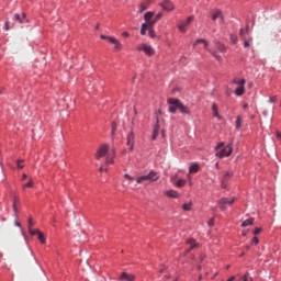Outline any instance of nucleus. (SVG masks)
Wrapping results in <instances>:
<instances>
[{"label": "nucleus", "mask_w": 281, "mask_h": 281, "mask_svg": "<svg viewBox=\"0 0 281 281\" xmlns=\"http://www.w3.org/2000/svg\"><path fill=\"white\" fill-rule=\"evenodd\" d=\"M22 179H23V180L27 179V175L23 173V175H22Z\"/></svg>", "instance_id": "680f3d73"}, {"label": "nucleus", "mask_w": 281, "mask_h": 281, "mask_svg": "<svg viewBox=\"0 0 281 281\" xmlns=\"http://www.w3.org/2000/svg\"><path fill=\"white\" fill-rule=\"evenodd\" d=\"M161 8L162 10H166V12H171V10H175V4H172V2H170L169 0H165L161 3Z\"/></svg>", "instance_id": "4468645a"}, {"label": "nucleus", "mask_w": 281, "mask_h": 281, "mask_svg": "<svg viewBox=\"0 0 281 281\" xmlns=\"http://www.w3.org/2000/svg\"><path fill=\"white\" fill-rule=\"evenodd\" d=\"M192 21H194V16L190 15L186 21H181L178 24V30L186 33L187 32L186 29L188 27V25H190V23H192Z\"/></svg>", "instance_id": "0eeeda50"}, {"label": "nucleus", "mask_w": 281, "mask_h": 281, "mask_svg": "<svg viewBox=\"0 0 281 281\" xmlns=\"http://www.w3.org/2000/svg\"><path fill=\"white\" fill-rule=\"evenodd\" d=\"M115 131H117V124L115 122L112 123V135H115Z\"/></svg>", "instance_id": "ea45409f"}, {"label": "nucleus", "mask_w": 281, "mask_h": 281, "mask_svg": "<svg viewBox=\"0 0 281 281\" xmlns=\"http://www.w3.org/2000/svg\"><path fill=\"white\" fill-rule=\"evenodd\" d=\"M182 207H183L184 212H190V204L184 203Z\"/></svg>", "instance_id": "c03bdc74"}, {"label": "nucleus", "mask_w": 281, "mask_h": 281, "mask_svg": "<svg viewBox=\"0 0 281 281\" xmlns=\"http://www.w3.org/2000/svg\"><path fill=\"white\" fill-rule=\"evenodd\" d=\"M189 172L190 173L199 172V165L196 164L191 165L189 168Z\"/></svg>", "instance_id": "5701e85b"}, {"label": "nucleus", "mask_w": 281, "mask_h": 281, "mask_svg": "<svg viewBox=\"0 0 281 281\" xmlns=\"http://www.w3.org/2000/svg\"><path fill=\"white\" fill-rule=\"evenodd\" d=\"M249 225H254V218L246 220L241 223V227H249Z\"/></svg>", "instance_id": "b1692460"}, {"label": "nucleus", "mask_w": 281, "mask_h": 281, "mask_svg": "<svg viewBox=\"0 0 281 281\" xmlns=\"http://www.w3.org/2000/svg\"><path fill=\"white\" fill-rule=\"evenodd\" d=\"M215 47L216 49H218V52H222V53L227 50V48L222 43H216Z\"/></svg>", "instance_id": "bb28decb"}, {"label": "nucleus", "mask_w": 281, "mask_h": 281, "mask_svg": "<svg viewBox=\"0 0 281 281\" xmlns=\"http://www.w3.org/2000/svg\"><path fill=\"white\" fill-rule=\"evenodd\" d=\"M239 36L241 41L251 38V35L249 34V25H247L246 29H240Z\"/></svg>", "instance_id": "ddd939ff"}, {"label": "nucleus", "mask_w": 281, "mask_h": 281, "mask_svg": "<svg viewBox=\"0 0 281 281\" xmlns=\"http://www.w3.org/2000/svg\"><path fill=\"white\" fill-rule=\"evenodd\" d=\"M232 85H236L237 88L235 89V94L240 97V95H245V85H247V80L243 79V78H238L235 77L232 80Z\"/></svg>", "instance_id": "f257e3e1"}, {"label": "nucleus", "mask_w": 281, "mask_h": 281, "mask_svg": "<svg viewBox=\"0 0 281 281\" xmlns=\"http://www.w3.org/2000/svg\"><path fill=\"white\" fill-rule=\"evenodd\" d=\"M277 138L281 139V132H277Z\"/></svg>", "instance_id": "bf43d9fd"}, {"label": "nucleus", "mask_w": 281, "mask_h": 281, "mask_svg": "<svg viewBox=\"0 0 281 281\" xmlns=\"http://www.w3.org/2000/svg\"><path fill=\"white\" fill-rule=\"evenodd\" d=\"M162 16H164V13L159 12V13L156 14L154 20L157 22V21L161 20Z\"/></svg>", "instance_id": "58836bf2"}, {"label": "nucleus", "mask_w": 281, "mask_h": 281, "mask_svg": "<svg viewBox=\"0 0 281 281\" xmlns=\"http://www.w3.org/2000/svg\"><path fill=\"white\" fill-rule=\"evenodd\" d=\"M34 225V223L32 222V218H29V229H31V227Z\"/></svg>", "instance_id": "5fc2aeb1"}, {"label": "nucleus", "mask_w": 281, "mask_h": 281, "mask_svg": "<svg viewBox=\"0 0 281 281\" xmlns=\"http://www.w3.org/2000/svg\"><path fill=\"white\" fill-rule=\"evenodd\" d=\"M229 38L233 45H236V43H238V36L231 34Z\"/></svg>", "instance_id": "c9c22d12"}, {"label": "nucleus", "mask_w": 281, "mask_h": 281, "mask_svg": "<svg viewBox=\"0 0 281 281\" xmlns=\"http://www.w3.org/2000/svg\"><path fill=\"white\" fill-rule=\"evenodd\" d=\"M95 30H100V24H97Z\"/></svg>", "instance_id": "338daca9"}, {"label": "nucleus", "mask_w": 281, "mask_h": 281, "mask_svg": "<svg viewBox=\"0 0 281 281\" xmlns=\"http://www.w3.org/2000/svg\"><path fill=\"white\" fill-rule=\"evenodd\" d=\"M138 52H144L146 56H155V49L146 44H140L137 47Z\"/></svg>", "instance_id": "39448f33"}, {"label": "nucleus", "mask_w": 281, "mask_h": 281, "mask_svg": "<svg viewBox=\"0 0 281 281\" xmlns=\"http://www.w3.org/2000/svg\"><path fill=\"white\" fill-rule=\"evenodd\" d=\"M249 106V104L245 103L244 104V109H247Z\"/></svg>", "instance_id": "69168bd1"}, {"label": "nucleus", "mask_w": 281, "mask_h": 281, "mask_svg": "<svg viewBox=\"0 0 281 281\" xmlns=\"http://www.w3.org/2000/svg\"><path fill=\"white\" fill-rule=\"evenodd\" d=\"M112 45H114V52H120L122 49V43L117 40L116 43H113Z\"/></svg>", "instance_id": "c85d7f7f"}, {"label": "nucleus", "mask_w": 281, "mask_h": 281, "mask_svg": "<svg viewBox=\"0 0 281 281\" xmlns=\"http://www.w3.org/2000/svg\"><path fill=\"white\" fill-rule=\"evenodd\" d=\"M119 281H135V274L128 272H122L119 277Z\"/></svg>", "instance_id": "9b49d317"}, {"label": "nucleus", "mask_w": 281, "mask_h": 281, "mask_svg": "<svg viewBox=\"0 0 281 281\" xmlns=\"http://www.w3.org/2000/svg\"><path fill=\"white\" fill-rule=\"evenodd\" d=\"M223 146H225V143H220V144L215 147V150H218V149L223 148Z\"/></svg>", "instance_id": "09e8293b"}, {"label": "nucleus", "mask_w": 281, "mask_h": 281, "mask_svg": "<svg viewBox=\"0 0 281 281\" xmlns=\"http://www.w3.org/2000/svg\"><path fill=\"white\" fill-rule=\"evenodd\" d=\"M251 243H252V245H258V243H260V241H259L258 237H254Z\"/></svg>", "instance_id": "3c124183"}, {"label": "nucleus", "mask_w": 281, "mask_h": 281, "mask_svg": "<svg viewBox=\"0 0 281 281\" xmlns=\"http://www.w3.org/2000/svg\"><path fill=\"white\" fill-rule=\"evenodd\" d=\"M145 10H148V7H146V4L142 3L139 7V12H145Z\"/></svg>", "instance_id": "a19ab883"}, {"label": "nucleus", "mask_w": 281, "mask_h": 281, "mask_svg": "<svg viewBox=\"0 0 281 281\" xmlns=\"http://www.w3.org/2000/svg\"><path fill=\"white\" fill-rule=\"evenodd\" d=\"M244 41V47H249L251 44V41H254V37H248L246 40H243Z\"/></svg>", "instance_id": "2f4dec72"}, {"label": "nucleus", "mask_w": 281, "mask_h": 281, "mask_svg": "<svg viewBox=\"0 0 281 281\" xmlns=\"http://www.w3.org/2000/svg\"><path fill=\"white\" fill-rule=\"evenodd\" d=\"M23 188L25 189V188H34V182H32V180H30L27 183H25L24 186H23Z\"/></svg>", "instance_id": "4c0bfd02"}, {"label": "nucleus", "mask_w": 281, "mask_h": 281, "mask_svg": "<svg viewBox=\"0 0 281 281\" xmlns=\"http://www.w3.org/2000/svg\"><path fill=\"white\" fill-rule=\"evenodd\" d=\"M232 177H234V172H232V171H227L224 176H223V178H222V182H221V184H222V188H227V181H229V179H232Z\"/></svg>", "instance_id": "f8f14e48"}, {"label": "nucleus", "mask_w": 281, "mask_h": 281, "mask_svg": "<svg viewBox=\"0 0 281 281\" xmlns=\"http://www.w3.org/2000/svg\"><path fill=\"white\" fill-rule=\"evenodd\" d=\"M181 60H186V57H182Z\"/></svg>", "instance_id": "774afa93"}, {"label": "nucleus", "mask_w": 281, "mask_h": 281, "mask_svg": "<svg viewBox=\"0 0 281 281\" xmlns=\"http://www.w3.org/2000/svg\"><path fill=\"white\" fill-rule=\"evenodd\" d=\"M198 43H203L204 49H207V52H210V49L207 48V41H205V40H198V41L194 43L193 47H196Z\"/></svg>", "instance_id": "393cba45"}, {"label": "nucleus", "mask_w": 281, "mask_h": 281, "mask_svg": "<svg viewBox=\"0 0 281 281\" xmlns=\"http://www.w3.org/2000/svg\"><path fill=\"white\" fill-rule=\"evenodd\" d=\"M187 245L191 246L190 249H194V247H196V241H194V239H188Z\"/></svg>", "instance_id": "f704fd0d"}, {"label": "nucleus", "mask_w": 281, "mask_h": 281, "mask_svg": "<svg viewBox=\"0 0 281 281\" xmlns=\"http://www.w3.org/2000/svg\"><path fill=\"white\" fill-rule=\"evenodd\" d=\"M146 32H148V26L145 23H143L140 27L142 36H146Z\"/></svg>", "instance_id": "cd10ccee"}, {"label": "nucleus", "mask_w": 281, "mask_h": 281, "mask_svg": "<svg viewBox=\"0 0 281 281\" xmlns=\"http://www.w3.org/2000/svg\"><path fill=\"white\" fill-rule=\"evenodd\" d=\"M241 124H243V116L238 115L236 117V124H235L237 131L240 130Z\"/></svg>", "instance_id": "4be33fe9"}, {"label": "nucleus", "mask_w": 281, "mask_h": 281, "mask_svg": "<svg viewBox=\"0 0 281 281\" xmlns=\"http://www.w3.org/2000/svg\"><path fill=\"white\" fill-rule=\"evenodd\" d=\"M169 113H177V110H179V106L177 104H169Z\"/></svg>", "instance_id": "7c9ffc66"}, {"label": "nucleus", "mask_w": 281, "mask_h": 281, "mask_svg": "<svg viewBox=\"0 0 281 281\" xmlns=\"http://www.w3.org/2000/svg\"><path fill=\"white\" fill-rule=\"evenodd\" d=\"M176 186L177 188H183V186H186V180L183 179L177 180Z\"/></svg>", "instance_id": "72a5a7b5"}, {"label": "nucleus", "mask_w": 281, "mask_h": 281, "mask_svg": "<svg viewBox=\"0 0 281 281\" xmlns=\"http://www.w3.org/2000/svg\"><path fill=\"white\" fill-rule=\"evenodd\" d=\"M158 135H159V125H155L154 126V132H153V136H151V139H157V137H158Z\"/></svg>", "instance_id": "412c9836"}, {"label": "nucleus", "mask_w": 281, "mask_h": 281, "mask_svg": "<svg viewBox=\"0 0 281 281\" xmlns=\"http://www.w3.org/2000/svg\"><path fill=\"white\" fill-rule=\"evenodd\" d=\"M14 19L15 21H18V23H25V13H22V15L19 13H15Z\"/></svg>", "instance_id": "f3484780"}, {"label": "nucleus", "mask_w": 281, "mask_h": 281, "mask_svg": "<svg viewBox=\"0 0 281 281\" xmlns=\"http://www.w3.org/2000/svg\"><path fill=\"white\" fill-rule=\"evenodd\" d=\"M260 232H262V228H260V227L255 228V231H254L255 236H258V234H260Z\"/></svg>", "instance_id": "49530a36"}, {"label": "nucleus", "mask_w": 281, "mask_h": 281, "mask_svg": "<svg viewBox=\"0 0 281 281\" xmlns=\"http://www.w3.org/2000/svg\"><path fill=\"white\" fill-rule=\"evenodd\" d=\"M113 159H115V149H111V151L108 154L105 164L109 166V164H113Z\"/></svg>", "instance_id": "2eb2a0df"}, {"label": "nucleus", "mask_w": 281, "mask_h": 281, "mask_svg": "<svg viewBox=\"0 0 281 281\" xmlns=\"http://www.w3.org/2000/svg\"><path fill=\"white\" fill-rule=\"evenodd\" d=\"M167 104H177L178 110L180 111V113H182V115H190V108L184 105L179 99L169 98L167 100Z\"/></svg>", "instance_id": "f03ea898"}, {"label": "nucleus", "mask_w": 281, "mask_h": 281, "mask_svg": "<svg viewBox=\"0 0 281 281\" xmlns=\"http://www.w3.org/2000/svg\"><path fill=\"white\" fill-rule=\"evenodd\" d=\"M234 201H236V198H231V199L222 198L218 202V205L222 212H225V210H227V205H232Z\"/></svg>", "instance_id": "20e7f679"}, {"label": "nucleus", "mask_w": 281, "mask_h": 281, "mask_svg": "<svg viewBox=\"0 0 281 281\" xmlns=\"http://www.w3.org/2000/svg\"><path fill=\"white\" fill-rule=\"evenodd\" d=\"M166 194L171 199H177L179 196V193H177V191H167Z\"/></svg>", "instance_id": "a878e982"}, {"label": "nucleus", "mask_w": 281, "mask_h": 281, "mask_svg": "<svg viewBox=\"0 0 281 281\" xmlns=\"http://www.w3.org/2000/svg\"><path fill=\"white\" fill-rule=\"evenodd\" d=\"M240 280H243V281H254V279L251 277H249V274H245L244 277H240L239 281Z\"/></svg>", "instance_id": "e433bc0d"}, {"label": "nucleus", "mask_w": 281, "mask_h": 281, "mask_svg": "<svg viewBox=\"0 0 281 281\" xmlns=\"http://www.w3.org/2000/svg\"><path fill=\"white\" fill-rule=\"evenodd\" d=\"M232 153H233L232 145H227L223 148V150H221L220 153H216L215 155L220 159H223V157H229Z\"/></svg>", "instance_id": "423d86ee"}, {"label": "nucleus", "mask_w": 281, "mask_h": 281, "mask_svg": "<svg viewBox=\"0 0 281 281\" xmlns=\"http://www.w3.org/2000/svg\"><path fill=\"white\" fill-rule=\"evenodd\" d=\"M148 34H149L150 38H155V30L148 29Z\"/></svg>", "instance_id": "79ce46f5"}, {"label": "nucleus", "mask_w": 281, "mask_h": 281, "mask_svg": "<svg viewBox=\"0 0 281 281\" xmlns=\"http://www.w3.org/2000/svg\"><path fill=\"white\" fill-rule=\"evenodd\" d=\"M16 201H18V198L15 196L14 202H13V210H14L15 214H16V212H19V209H16Z\"/></svg>", "instance_id": "37998d69"}, {"label": "nucleus", "mask_w": 281, "mask_h": 281, "mask_svg": "<svg viewBox=\"0 0 281 281\" xmlns=\"http://www.w3.org/2000/svg\"><path fill=\"white\" fill-rule=\"evenodd\" d=\"M217 20L220 25H223V23H225V18L223 16V11L221 10H216L212 14V21H217Z\"/></svg>", "instance_id": "6e6552de"}, {"label": "nucleus", "mask_w": 281, "mask_h": 281, "mask_svg": "<svg viewBox=\"0 0 281 281\" xmlns=\"http://www.w3.org/2000/svg\"><path fill=\"white\" fill-rule=\"evenodd\" d=\"M22 164H23V160H18V161H16L18 168L23 169L24 166H23Z\"/></svg>", "instance_id": "a18cd8bd"}, {"label": "nucleus", "mask_w": 281, "mask_h": 281, "mask_svg": "<svg viewBox=\"0 0 281 281\" xmlns=\"http://www.w3.org/2000/svg\"><path fill=\"white\" fill-rule=\"evenodd\" d=\"M15 226L21 227V223L19 221H15Z\"/></svg>", "instance_id": "052dcab7"}, {"label": "nucleus", "mask_w": 281, "mask_h": 281, "mask_svg": "<svg viewBox=\"0 0 281 281\" xmlns=\"http://www.w3.org/2000/svg\"><path fill=\"white\" fill-rule=\"evenodd\" d=\"M159 180V173L156 171H150L146 176L138 177L136 179V183H144V181H149V183H153V181H158Z\"/></svg>", "instance_id": "7ed1b4c3"}, {"label": "nucleus", "mask_w": 281, "mask_h": 281, "mask_svg": "<svg viewBox=\"0 0 281 281\" xmlns=\"http://www.w3.org/2000/svg\"><path fill=\"white\" fill-rule=\"evenodd\" d=\"M4 30H10V23L8 21L4 24Z\"/></svg>", "instance_id": "6e6d98bb"}, {"label": "nucleus", "mask_w": 281, "mask_h": 281, "mask_svg": "<svg viewBox=\"0 0 281 281\" xmlns=\"http://www.w3.org/2000/svg\"><path fill=\"white\" fill-rule=\"evenodd\" d=\"M106 153H109V145H102L95 154V159H102Z\"/></svg>", "instance_id": "1a4fd4ad"}, {"label": "nucleus", "mask_w": 281, "mask_h": 281, "mask_svg": "<svg viewBox=\"0 0 281 281\" xmlns=\"http://www.w3.org/2000/svg\"><path fill=\"white\" fill-rule=\"evenodd\" d=\"M155 23H157V20H147L146 23H144L148 30H153V27L155 26Z\"/></svg>", "instance_id": "aec40b11"}, {"label": "nucleus", "mask_w": 281, "mask_h": 281, "mask_svg": "<svg viewBox=\"0 0 281 281\" xmlns=\"http://www.w3.org/2000/svg\"><path fill=\"white\" fill-rule=\"evenodd\" d=\"M212 226H214V218H211V220L209 221V227H212Z\"/></svg>", "instance_id": "603ef678"}, {"label": "nucleus", "mask_w": 281, "mask_h": 281, "mask_svg": "<svg viewBox=\"0 0 281 281\" xmlns=\"http://www.w3.org/2000/svg\"><path fill=\"white\" fill-rule=\"evenodd\" d=\"M212 111H213L214 117H218V105H216V103L212 105Z\"/></svg>", "instance_id": "c756f323"}, {"label": "nucleus", "mask_w": 281, "mask_h": 281, "mask_svg": "<svg viewBox=\"0 0 281 281\" xmlns=\"http://www.w3.org/2000/svg\"><path fill=\"white\" fill-rule=\"evenodd\" d=\"M122 36L128 37L130 34H128V32H123V33H122Z\"/></svg>", "instance_id": "13d9d810"}, {"label": "nucleus", "mask_w": 281, "mask_h": 281, "mask_svg": "<svg viewBox=\"0 0 281 281\" xmlns=\"http://www.w3.org/2000/svg\"><path fill=\"white\" fill-rule=\"evenodd\" d=\"M243 236H247V231L241 232Z\"/></svg>", "instance_id": "0e129e2a"}, {"label": "nucleus", "mask_w": 281, "mask_h": 281, "mask_svg": "<svg viewBox=\"0 0 281 281\" xmlns=\"http://www.w3.org/2000/svg\"><path fill=\"white\" fill-rule=\"evenodd\" d=\"M154 16H155V12L148 11L145 13L144 19H145V21H153Z\"/></svg>", "instance_id": "6ab92c4d"}, {"label": "nucleus", "mask_w": 281, "mask_h": 281, "mask_svg": "<svg viewBox=\"0 0 281 281\" xmlns=\"http://www.w3.org/2000/svg\"><path fill=\"white\" fill-rule=\"evenodd\" d=\"M100 38H102V41H108V43H111V45H113V43L117 44V38H115L113 36H106L104 34H101Z\"/></svg>", "instance_id": "dca6fc26"}, {"label": "nucleus", "mask_w": 281, "mask_h": 281, "mask_svg": "<svg viewBox=\"0 0 281 281\" xmlns=\"http://www.w3.org/2000/svg\"><path fill=\"white\" fill-rule=\"evenodd\" d=\"M236 280V277H231L227 281H234Z\"/></svg>", "instance_id": "e2e57ef3"}, {"label": "nucleus", "mask_w": 281, "mask_h": 281, "mask_svg": "<svg viewBox=\"0 0 281 281\" xmlns=\"http://www.w3.org/2000/svg\"><path fill=\"white\" fill-rule=\"evenodd\" d=\"M36 234H37L38 240H40L43 245H45V241H46V239H45V234H43V232H41V231H38V229H36Z\"/></svg>", "instance_id": "a211bd4d"}, {"label": "nucleus", "mask_w": 281, "mask_h": 281, "mask_svg": "<svg viewBox=\"0 0 281 281\" xmlns=\"http://www.w3.org/2000/svg\"><path fill=\"white\" fill-rule=\"evenodd\" d=\"M126 145L130 147V150H133L135 146V133L133 132V130L131 131V133L127 134Z\"/></svg>", "instance_id": "9d476101"}, {"label": "nucleus", "mask_w": 281, "mask_h": 281, "mask_svg": "<svg viewBox=\"0 0 281 281\" xmlns=\"http://www.w3.org/2000/svg\"><path fill=\"white\" fill-rule=\"evenodd\" d=\"M276 100H278L277 97H271V98L269 99V102L273 103V102H276Z\"/></svg>", "instance_id": "864d4df0"}, {"label": "nucleus", "mask_w": 281, "mask_h": 281, "mask_svg": "<svg viewBox=\"0 0 281 281\" xmlns=\"http://www.w3.org/2000/svg\"><path fill=\"white\" fill-rule=\"evenodd\" d=\"M100 172H108L109 169H104V167H100Z\"/></svg>", "instance_id": "4d7b16f0"}, {"label": "nucleus", "mask_w": 281, "mask_h": 281, "mask_svg": "<svg viewBox=\"0 0 281 281\" xmlns=\"http://www.w3.org/2000/svg\"><path fill=\"white\" fill-rule=\"evenodd\" d=\"M124 179H128V181H134V178L131 177V175H128V173L124 175Z\"/></svg>", "instance_id": "de8ad7c7"}, {"label": "nucleus", "mask_w": 281, "mask_h": 281, "mask_svg": "<svg viewBox=\"0 0 281 281\" xmlns=\"http://www.w3.org/2000/svg\"><path fill=\"white\" fill-rule=\"evenodd\" d=\"M210 54H212V56L214 58H216V60H218V63H221V60H223V57H221V55L216 54V52L210 50Z\"/></svg>", "instance_id": "473e14b6"}, {"label": "nucleus", "mask_w": 281, "mask_h": 281, "mask_svg": "<svg viewBox=\"0 0 281 281\" xmlns=\"http://www.w3.org/2000/svg\"><path fill=\"white\" fill-rule=\"evenodd\" d=\"M29 232H30V235L31 236H36V231L32 229V228H29Z\"/></svg>", "instance_id": "8fccbe9b"}]
</instances>
